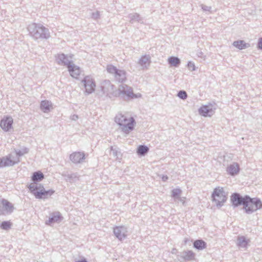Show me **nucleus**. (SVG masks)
Listing matches in <instances>:
<instances>
[{
	"instance_id": "9",
	"label": "nucleus",
	"mask_w": 262,
	"mask_h": 262,
	"mask_svg": "<svg viewBox=\"0 0 262 262\" xmlns=\"http://www.w3.org/2000/svg\"><path fill=\"white\" fill-rule=\"evenodd\" d=\"M113 232L116 237L120 241L127 237V230L124 226H116L114 228Z\"/></svg>"
},
{
	"instance_id": "47",
	"label": "nucleus",
	"mask_w": 262,
	"mask_h": 262,
	"mask_svg": "<svg viewBox=\"0 0 262 262\" xmlns=\"http://www.w3.org/2000/svg\"><path fill=\"white\" fill-rule=\"evenodd\" d=\"M202 54V53L201 52L199 53V54H198V56L199 57H201V55Z\"/></svg>"
},
{
	"instance_id": "37",
	"label": "nucleus",
	"mask_w": 262,
	"mask_h": 262,
	"mask_svg": "<svg viewBox=\"0 0 262 262\" xmlns=\"http://www.w3.org/2000/svg\"><path fill=\"white\" fill-rule=\"evenodd\" d=\"M187 68L189 70L194 71L195 70V66L194 63L192 61H189L187 63Z\"/></svg>"
},
{
	"instance_id": "11",
	"label": "nucleus",
	"mask_w": 262,
	"mask_h": 262,
	"mask_svg": "<svg viewBox=\"0 0 262 262\" xmlns=\"http://www.w3.org/2000/svg\"><path fill=\"white\" fill-rule=\"evenodd\" d=\"M56 60L58 64L66 66L68 68L73 63L72 60H70L67 55L63 53L58 54L56 56Z\"/></svg>"
},
{
	"instance_id": "1",
	"label": "nucleus",
	"mask_w": 262,
	"mask_h": 262,
	"mask_svg": "<svg viewBox=\"0 0 262 262\" xmlns=\"http://www.w3.org/2000/svg\"><path fill=\"white\" fill-rule=\"evenodd\" d=\"M27 29L30 36L35 40L47 39L50 37L49 29L40 24L32 23Z\"/></svg>"
},
{
	"instance_id": "8",
	"label": "nucleus",
	"mask_w": 262,
	"mask_h": 262,
	"mask_svg": "<svg viewBox=\"0 0 262 262\" xmlns=\"http://www.w3.org/2000/svg\"><path fill=\"white\" fill-rule=\"evenodd\" d=\"M82 82L83 83L85 88V92L88 94H91L94 92L96 87L95 82L91 76H85L82 80Z\"/></svg>"
},
{
	"instance_id": "18",
	"label": "nucleus",
	"mask_w": 262,
	"mask_h": 262,
	"mask_svg": "<svg viewBox=\"0 0 262 262\" xmlns=\"http://www.w3.org/2000/svg\"><path fill=\"white\" fill-rule=\"evenodd\" d=\"M180 257L185 261H193L195 259V254L191 250L184 251Z\"/></svg>"
},
{
	"instance_id": "23",
	"label": "nucleus",
	"mask_w": 262,
	"mask_h": 262,
	"mask_svg": "<svg viewBox=\"0 0 262 262\" xmlns=\"http://www.w3.org/2000/svg\"><path fill=\"white\" fill-rule=\"evenodd\" d=\"M44 174L40 171L34 172L31 176L32 183H37L41 181L44 179Z\"/></svg>"
},
{
	"instance_id": "7",
	"label": "nucleus",
	"mask_w": 262,
	"mask_h": 262,
	"mask_svg": "<svg viewBox=\"0 0 262 262\" xmlns=\"http://www.w3.org/2000/svg\"><path fill=\"white\" fill-rule=\"evenodd\" d=\"M230 200L233 207L235 208L239 206L243 205L244 206V209H245L246 205H247L248 204L249 195H245L243 196L239 193L235 192L232 193L231 195Z\"/></svg>"
},
{
	"instance_id": "33",
	"label": "nucleus",
	"mask_w": 262,
	"mask_h": 262,
	"mask_svg": "<svg viewBox=\"0 0 262 262\" xmlns=\"http://www.w3.org/2000/svg\"><path fill=\"white\" fill-rule=\"evenodd\" d=\"M182 193V190L180 188H174L171 191V197L174 199H179Z\"/></svg>"
},
{
	"instance_id": "36",
	"label": "nucleus",
	"mask_w": 262,
	"mask_h": 262,
	"mask_svg": "<svg viewBox=\"0 0 262 262\" xmlns=\"http://www.w3.org/2000/svg\"><path fill=\"white\" fill-rule=\"evenodd\" d=\"M111 154L114 157H118V155L120 154V151H119L117 149L114 148L113 146L111 147Z\"/></svg>"
},
{
	"instance_id": "2",
	"label": "nucleus",
	"mask_w": 262,
	"mask_h": 262,
	"mask_svg": "<svg viewBox=\"0 0 262 262\" xmlns=\"http://www.w3.org/2000/svg\"><path fill=\"white\" fill-rule=\"evenodd\" d=\"M115 122L119 125L121 131L126 134L134 130L136 121L133 117L128 118L122 114H118L115 118Z\"/></svg>"
},
{
	"instance_id": "29",
	"label": "nucleus",
	"mask_w": 262,
	"mask_h": 262,
	"mask_svg": "<svg viewBox=\"0 0 262 262\" xmlns=\"http://www.w3.org/2000/svg\"><path fill=\"white\" fill-rule=\"evenodd\" d=\"M168 62L171 66L178 67L181 63V60L178 57L170 56L168 59Z\"/></svg>"
},
{
	"instance_id": "43",
	"label": "nucleus",
	"mask_w": 262,
	"mask_h": 262,
	"mask_svg": "<svg viewBox=\"0 0 262 262\" xmlns=\"http://www.w3.org/2000/svg\"><path fill=\"white\" fill-rule=\"evenodd\" d=\"M161 179L163 182H166L168 179V177L166 175H162Z\"/></svg>"
},
{
	"instance_id": "13",
	"label": "nucleus",
	"mask_w": 262,
	"mask_h": 262,
	"mask_svg": "<svg viewBox=\"0 0 262 262\" xmlns=\"http://www.w3.org/2000/svg\"><path fill=\"white\" fill-rule=\"evenodd\" d=\"M85 158V154L83 152H74L70 156V160L75 164L82 163Z\"/></svg>"
},
{
	"instance_id": "32",
	"label": "nucleus",
	"mask_w": 262,
	"mask_h": 262,
	"mask_svg": "<svg viewBox=\"0 0 262 262\" xmlns=\"http://www.w3.org/2000/svg\"><path fill=\"white\" fill-rule=\"evenodd\" d=\"M29 151V148L26 147H23L20 149H15V152L18 157L23 156L25 154L28 153Z\"/></svg>"
},
{
	"instance_id": "16",
	"label": "nucleus",
	"mask_w": 262,
	"mask_h": 262,
	"mask_svg": "<svg viewBox=\"0 0 262 262\" xmlns=\"http://www.w3.org/2000/svg\"><path fill=\"white\" fill-rule=\"evenodd\" d=\"M19 162V160L15 162L11 159L10 155L0 158V168L12 166Z\"/></svg>"
},
{
	"instance_id": "12",
	"label": "nucleus",
	"mask_w": 262,
	"mask_h": 262,
	"mask_svg": "<svg viewBox=\"0 0 262 262\" xmlns=\"http://www.w3.org/2000/svg\"><path fill=\"white\" fill-rule=\"evenodd\" d=\"M28 188L30 192L33 194L36 199H45V189H42L39 191H37L36 186H34V184H30Z\"/></svg>"
},
{
	"instance_id": "5",
	"label": "nucleus",
	"mask_w": 262,
	"mask_h": 262,
	"mask_svg": "<svg viewBox=\"0 0 262 262\" xmlns=\"http://www.w3.org/2000/svg\"><path fill=\"white\" fill-rule=\"evenodd\" d=\"M115 96L121 98H125V97L134 98L137 97V95L133 93L132 88L125 84H122L119 85L118 90L116 92Z\"/></svg>"
},
{
	"instance_id": "40",
	"label": "nucleus",
	"mask_w": 262,
	"mask_h": 262,
	"mask_svg": "<svg viewBox=\"0 0 262 262\" xmlns=\"http://www.w3.org/2000/svg\"><path fill=\"white\" fill-rule=\"evenodd\" d=\"M30 184H34L35 187L36 186L37 190H40L42 189H45L43 186L41 184H37V183H31Z\"/></svg>"
},
{
	"instance_id": "17",
	"label": "nucleus",
	"mask_w": 262,
	"mask_h": 262,
	"mask_svg": "<svg viewBox=\"0 0 262 262\" xmlns=\"http://www.w3.org/2000/svg\"><path fill=\"white\" fill-rule=\"evenodd\" d=\"M226 171L228 174L234 176L239 173L240 171L239 166L237 163L234 162L227 167Z\"/></svg>"
},
{
	"instance_id": "27",
	"label": "nucleus",
	"mask_w": 262,
	"mask_h": 262,
	"mask_svg": "<svg viewBox=\"0 0 262 262\" xmlns=\"http://www.w3.org/2000/svg\"><path fill=\"white\" fill-rule=\"evenodd\" d=\"M2 204L3 206V208L5 210L9 213H11L14 209L13 205L8 201L5 199H3L2 201Z\"/></svg>"
},
{
	"instance_id": "3",
	"label": "nucleus",
	"mask_w": 262,
	"mask_h": 262,
	"mask_svg": "<svg viewBox=\"0 0 262 262\" xmlns=\"http://www.w3.org/2000/svg\"><path fill=\"white\" fill-rule=\"evenodd\" d=\"M213 202H215L217 207H221L227 201V194L223 187L215 188L211 195Z\"/></svg>"
},
{
	"instance_id": "22",
	"label": "nucleus",
	"mask_w": 262,
	"mask_h": 262,
	"mask_svg": "<svg viewBox=\"0 0 262 262\" xmlns=\"http://www.w3.org/2000/svg\"><path fill=\"white\" fill-rule=\"evenodd\" d=\"M52 107V103L51 101L45 100L40 102V108L43 113H48Z\"/></svg>"
},
{
	"instance_id": "4",
	"label": "nucleus",
	"mask_w": 262,
	"mask_h": 262,
	"mask_svg": "<svg viewBox=\"0 0 262 262\" xmlns=\"http://www.w3.org/2000/svg\"><path fill=\"white\" fill-rule=\"evenodd\" d=\"M107 72L112 74L115 80L118 82L122 83L126 80V73L124 70H120L113 64H108L106 67Z\"/></svg>"
},
{
	"instance_id": "19",
	"label": "nucleus",
	"mask_w": 262,
	"mask_h": 262,
	"mask_svg": "<svg viewBox=\"0 0 262 262\" xmlns=\"http://www.w3.org/2000/svg\"><path fill=\"white\" fill-rule=\"evenodd\" d=\"M150 63V57L148 55H142L139 59L138 63L143 69H147Z\"/></svg>"
},
{
	"instance_id": "24",
	"label": "nucleus",
	"mask_w": 262,
	"mask_h": 262,
	"mask_svg": "<svg viewBox=\"0 0 262 262\" xmlns=\"http://www.w3.org/2000/svg\"><path fill=\"white\" fill-rule=\"evenodd\" d=\"M250 240L247 239L244 236H238L237 238V246L239 248H247Z\"/></svg>"
},
{
	"instance_id": "15",
	"label": "nucleus",
	"mask_w": 262,
	"mask_h": 262,
	"mask_svg": "<svg viewBox=\"0 0 262 262\" xmlns=\"http://www.w3.org/2000/svg\"><path fill=\"white\" fill-rule=\"evenodd\" d=\"M63 219V217L59 212H54L50 214L48 220L45 222L47 225H51L53 223H59Z\"/></svg>"
},
{
	"instance_id": "45",
	"label": "nucleus",
	"mask_w": 262,
	"mask_h": 262,
	"mask_svg": "<svg viewBox=\"0 0 262 262\" xmlns=\"http://www.w3.org/2000/svg\"><path fill=\"white\" fill-rule=\"evenodd\" d=\"M75 262H88L87 261V260L86 259V258H83L82 259H79V260H76L75 261Z\"/></svg>"
},
{
	"instance_id": "44",
	"label": "nucleus",
	"mask_w": 262,
	"mask_h": 262,
	"mask_svg": "<svg viewBox=\"0 0 262 262\" xmlns=\"http://www.w3.org/2000/svg\"><path fill=\"white\" fill-rule=\"evenodd\" d=\"M72 120L76 121L78 119V116L77 115H73L71 117Z\"/></svg>"
},
{
	"instance_id": "10",
	"label": "nucleus",
	"mask_w": 262,
	"mask_h": 262,
	"mask_svg": "<svg viewBox=\"0 0 262 262\" xmlns=\"http://www.w3.org/2000/svg\"><path fill=\"white\" fill-rule=\"evenodd\" d=\"M13 119L11 116L4 117L1 121L0 126L5 132H8L12 127Z\"/></svg>"
},
{
	"instance_id": "35",
	"label": "nucleus",
	"mask_w": 262,
	"mask_h": 262,
	"mask_svg": "<svg viewBox=\"0 0 262 262\" xmlns=\"http://www.w3.org/2000/svg\"><path fill=\"white\" fill-rule=\"evenodd\" d=\"M177 96L182 100H185L187 98V94L185 91L180 90L178 92Z\"/></svg>"
},
{
	"instance_id": "6",
	"label": "nucleus",
	"mask_w": 262,
	"mask_h": 262,
	"mask_svg": "<svg viewBox=\"0 0 262 262\" xmlns=\"http://www.w3.org/2000/svg\"><path fill=\"white\" fill-rule=\"evenodd\" d=\"M262 208V202L261 200L257 198H251L249 196V200L248 204L246 205L245 207V212L247 214H251L252 213Z\"/></svg>"
},
{
	"instance_id": "20",
	"label": "nucleus",
	"mask_w": 262,
	"mask_h": 262,
	"mask_svg": "<svg viewBox=\"0 0 262 262\" xmlns=\"http://www.w3.org/2000/svg\"><path fill=\"white\" fill-rule=\"evenodd\" d=\"M71 76L75 78H77L80 74V69L79 67L72 64L68 68Z\"/></svg>"
},
{
	"instance_id": "38",
	"label": "nucleus",
	"mask_w": 262,
	"mask_h": 262,
	"mask_svg": "<svg viewBox=\"0 0 262 262\" xmlns=\"http://www.w3.org/2000/svg\"><path fill=\"white\" fill-rule=\"evenodd\" d=\"M54 192H55V191L53 189H49L48 190H45V198H46V199L51 196L52 194H54Z\"/></svg>"
},
{
	"instance_id": "28",
	"label": "nucleus",
	"mask_w": 262,
	"mask_h": 262,
	"mask_svg": "<svg viewBox=\"0 0 262 262\" xmlns=\"http://www.w3.org/2000/svg\"><path fill=\"white\" fill-rule=\"evenodd\" d=\"M149 150V148L146 145H140L137 149V153L140 156H144Z\"/></svg>"
},
{
	"instance_id": "31",
	"label": "nucleus",
	"mask_w": 262,
	"mask_h": 262,
	"mask_svg": "<svg viewBox=\"0 0 262 262\" xmlns=\"http://www.w3.org/2000/svg\"><path fill=\"white\" fill-rule=\"evenodd\" d=\"M62 176L66 178V181L72 183L75 181L74 179L77 178V174L75 173L71 174H63Z\"/></svg>"
},
{
	"instance_id": "46",
	"label": "nucleus",
	"mask_w": 262,
	"mask_h": 262,
	"mask_svg": "<svg viewBox=\"0 0 262 262\" xmlns=\"http://www.w3.org/2000/svg\"><path fill=\"white\" fill-rule=\"evenodd\" d=\"M177 250L176 248H173L171 250V253L173 254H176Z\"/></svg>"
},
{
	"instance_id": "21",
	"label": "nucleus",
	"mask_w": 262,
	"mask_h": 262,
	"mask_svg": "<svg viewBox=\"0 0 262 262\" xmlns=\"http://www.w3.org/2000/svg\"><path fill=\"white\" fill-rule=\"evenodd\" d=\"M114 85H113L110 80H105L101 85V91L104 94L108 95L110 91H112Z\"/></svg>"
},
{
	"instance_id": "14",
	"label": "nucleus",
	"mask_w": 262,
	"mask_h": 262,
	"mask_svg": "<svg viewBox=\"0 0 262 262\" xmlns=\"http://www.w3.org/2000/svg\"><path fill=\"white\" fill-rule=\"evenodd\" d=\"M214 109L212 104L205 105L199 109V113L204 117H211L214 113Z\"/></svg>"
},
{
	"instance_id": "39",
	"label": "nucleus",
	"mask_w": 262,
	"mask_h": 262,
	"mask_svg": "<svg viewBox=\"0 0 262 262\" xmlns=\"http://www.w3.org/2000/svg\"><path fill=\"white\" fill-rule=\"evenodd\" d=\"M201 8L203 9L204 11H208L210 12L211 9V7L206 6L205 5L202 4L201 5Z\"/></svg>"
},
{
	"instance_id": "30",
	"label": "nucleus",
	"mask_w": 262,
	"mask_h": 262,
	"mask_svg": "<svg viewBox=\"0 0 262 262\" xmlns=\"http://www.w3.org/2000/svg\"><path fill=\"white\" fill-rule=\"evenodd\" d=\"M128 18L129 19V22L132 24L137 21L139 22L141 20L140 15L137 13L129 14Z\"/></svg>"
},
{
	"instance_id": "34",
	"label": "nucleus",
	"mask_w": 262,
	"mask_h": 262,
	"mask_svg": "<svg viewBox=\"0 0 262 262\" xmlns=\"http://www.w3.org/2000/svg\"><path fill=\"white\" fill-rule=\"evenodd\" d=\"M11 224L9 221H3L0 225V227L3 229L7 230L11 228Z\"/></svg>"
},
{
	"instance_id": "42",
	"label": "nucleus",
	"mask_w": 262,
	"mask_h": 262,
	"mask_svg": "<svg viewBox=\"0 0 262 262\" xmlns=\"http://www.w3.org/2000/svg\"><path fill=\"white\" fill-rule=\"evenodd\" d=\"M257 47L258 49L262 50V38H260L258 39V41L257 42Z\"/></svg>"
},
{
	"instance_id": "41",
	"label": "nucleus",
	"mask_w": 262,
	"mask_h": 262,
	"mask_svg": "<svg viewBox=\"0 0 262 262\" xmlns=\"http://www.w3.org/2000/svg\"><path fill=\"white\" fill-rule=\"evenodd\" d=\"M99 12L98 11L93 12L92 14V18L95 19H97L99 17Z\"/></svg>"
},
{
	"instance_id": "26",
	"label": "nucleus",
	"mask_w": 262,
	"mask_h": 262,
	"mask_svg": "<svg viewBox=\"0 0 262 262\" xmlns=\"http://www.w3.org/2000/svg\"><path fill=\"white\" fill-rule=\"evenodd\" d=\"M232 45L239 50L246 49L250 47L249 43H246L244 40H239L233 41Z\"/></svg>"
},
{
	"instance_id": "25",
	"label": "nucleus",
	"mask_w": 262,
	"mask_h": 262,
	"mask_svg": "<svg viewBox=\"0 0 262 262\" xmlns=\"http://www.w3.org/2000/svg\"><path fill=\"white\" fill-rule=\"evenodd\" d=\"M193 246L198 250H202L206 248L207 244L202 239H196L193 243Z\"/></svg>"
}]
</instances>
